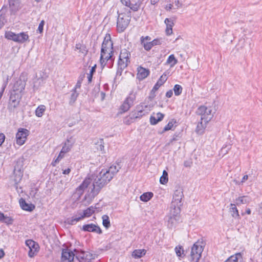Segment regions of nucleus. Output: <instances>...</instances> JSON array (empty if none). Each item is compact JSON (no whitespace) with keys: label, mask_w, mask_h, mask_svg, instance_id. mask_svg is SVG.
Returning a JSON list of instances; mask_svg holds the SVG:
<instances>
[{"label":"nucleus","mask_w":262,"mask_h":262,"mask_svg":"<svg viewBox=\"0 0 262 262\" xmlns=\"http://www.w3.org/2000/svg\"><path fill=\"white\" fill-rule=\"evenodd\" d=\"M122 4L128 8H121L117 11V30L123 32L128 26L131 19V10L136 12L140 9L142 2L140 0H120Z\"/></svg>","instance_id":"nucleus-1"},{"label":"nucleus","mask_w":262,"mask_h":262,"mask_svg":"<svg viewBox=\"0 0 262 262\" xmlns=\"http://www.w3.org/2000/svg\"><path fill=\"white\" fill-rule=\"evenodd\" d=\"M113 179L105 169H102L98 176L92 175L91 177L86 178L78 187L79 191H83L89 188L93 195L98 194L100 190Z\"/></svg>","instance_id":"nucleus-2"},{"label":"nucleus","mask_w":262,"mask_h":262,"mask_svg":"<svg viewBox=\"0 0 262 262\" xmlns=\"http://www.w3.org/2000/svg\"><path fill=\"white\" fill-rule=\"evenodd\" d=\"M183 197L182 189L179 187L175 190L173 194V198L171 203L170 208H173L172 213L174 215L180 214L181 207L182 205L181 200Z\"/></svg>","instance_id":"nucleus-3"},{"label":"nucleus","mask_w":262,"mask_h":262,"mask_svg":"<svg viewBox=\"0 0 262 262\" xmlns=\"http://www.w3.org/2000/svg\"><path fill=\"white\" fill-rule=\"evenodd\" d=\"M196 113L201 116V120L205 122H209L213 117L211 108L204 105L200 106Z\"/></svg>","instance_id":"nucleus-4"},{"label":"nucleus","mask_w":262,"mask_h":262,"mask_svg":"<svg viewBox=\"0 0 262 262\" xmlns=\"http://www.w3.org/2000/svg\"><path fill=\"white\" fill-rule=\"evenodd\" d=\"M130 54L129 51L124 49L121 50L118 60V67L121 70L127 67L130 62L129 57Z\"/></svg>","instance_id":"nucleus-5"},{"label":"nucleus","mask_w":262,"mask_h":262,"mask_svg":"<svg viewBox=\"0 0 262 262\" xmlns=\"http://www.w3.org/2000/svg\"><path fill=\"white\" fill-rule=\"evenodd\" d=\"M203 249L199 242L195 243L191 248L190 254V261L191 262H198L200 259Z\"/></svg>","instance_id":"nucleus-6"},{"label":"nucleus","mask_w":262,"mask_h":262,"mask_svg":"<svg viewBox=\"0 0 262 262\" xmlns=\"http://www.w3.org/2000/svg\"><path fill=\"white\" fill-rule=\"evenodd\" d=\"M21 96L19 93L13 91L11 93L9 102L8 106V110L11 112H14L15 109L19 104Z\"/></svg>","instance_id":"nucleus-7"},{"label":"nucleus","mask_w":262,"mask_h":262,"mask_svg":"<svg viewBox=\"0 0 262 262\" xmlns=\"http://www.w3.org/2000/svg\"><path fill=\"white\" fill-rule=\"evenodd\" d=\"M94 212V210L93 208H88L83 211V214H80L79 215H76L71 219L67 220V223L71 225L75 224L77 222L79 221L84 217H89L91 216Z\"/></svg>","instance_id":"nucleus-8"},{"label":"nucleus","mask_w":262,"mask_h":262,"mask_svg":"<svg viewBox=\"0 0 262 262\" xmlns=\"http://www.w3.org/2000/svg\"><path fill=\"white\" fill-rule=\"evenodd\" d=\"M136 98V94L133 92H131L129 96L126 98L120 106V110L122 111L123 112H127L130 107L133 105Z\"/></svg>","instance_id":"nucleus-9"},{"label":"nucleus","mask_w":262,"mask_h":262,"mask_svg":"<svg viewBox=\"0 0 262 262\" xmlns=\"http://www.w3.org/2000/svg\"><path fill=\"white\" fill-rule=\"evenodd\" d=\"M101 52L104 51L106 52H114L113 51V43L111 40V38L110 35H106L102 42L101 47Z\"/></svg>","instance_id":"nucleus-10"},{"label":"nucleus","mask_w":262,"mask_h":262,"mask_svg":"<svg viewBox=\"0 0 262 262\" xmlns=\"http://www.w3.org/2000/svg\"><path fill=\"white\" fill-rule=\"evenodd\" d=\"M28 130L26 129L20 128L16 134V143L19 145L24 144L27 136L28 135Z\"/></svg>","instance_id":"nucleus-11"},{"label":"nucleus","mask_w":262,"mask_h":262,"mask_svg":"<svg viewBox=\"0 0 262 262\" xmlns=\"http://www.w3.org/2000/svg\"><path fill=\"white\" fill-rule=\"evenodd\" d=\"M26 245L28 247L29 250L28 255L30 257H33L35 254L37 252L38 245L34 241L31 239H28L26 241Z\"/></svg>","instance_id":"nucleus-12"},{"label":"nucleus","mask_w":262,"mask_h":262,"mask_svg":"<svg viewBox=\"0 0 262 262\" xmlns=\"http://www.w3.org/2000/svg\"><path fill=\"white\" fill-rule=\"evenodd\" d=\"M74 257L73 251L69 249H63L61 254V262H73Z\"/></svg>","instance_id":"nucleus-13"},{"label":"nucleus","mask_w":262,"mask_h":262,"mask_svg":"<svg viewBox=\"0 0 262 262\" xmlns=\"http://www.w3.org/2000/svg\"><path fill=\"white\" fill-rule=\"evenodd\" d=\"M82 229L84 231L95 232L98 234L102 233L100 228L93 224L84 225L82 226Z\"/></svg>","instance_id":"nucleus-14"},{"label":"nucleus","mask_w":262,"mask_h":262,"mask_svg":"<svg viewBox=\"0 0 262 262\" xmlns=\"http://www.w3.org/2000/svg\"><path fill=\"white\" fill-rule=\"evenodd\" d=\"M75 143V140L72 137L68 138L65 142L64 145L61 149V152L67 153L68 152L72 147Z\"/></svg>","instance_id":"nucleus-15"},{"label":"nucleus","mask_w":262,"mask_h":262,"mask_svg":"<svg viewBox=\"0 0 262 262\" xmlns=\"http://www.w3.org/2000/svg\"><path fill=\"white\" fill-rule=\"evenodd\" d=\"M172 210H173V208H170V215L168 217L167 222H168V226L169 228H172L177 221L179 220V214H177L176 215L173 214L172 213Z\"/></svg>","instance_id":"nucleus-16"},{"label":"nucleus","mask_w":262,"mask_h":262,"mask_svg":"<svg viewBox=\"0 0 262 262\" xmlns=\"http://www.w3.org/2000/svg\"><path fill=\"white\" fill-rule=\"evenodd\" d=\"M113 54L114 52H101L100 63L101 65L104 66L106 64V62L109 59H111Z\"/></svg>","instance_id":"nucleus-17"},{"label":"nucleus","mask_w":262,"mask_h":262,"mask_svg":"<svg viewBox=\"0 0 262 262\" xmlns=\"http://www.w3.org/2000/svg\"><path fill=\"white\" fill-rule=\"evenodd\" d=\"M19 202L21 209L24 210L32 211L35 208V206L33 204L27 203L23 198H21Z\"/></svg>","instance_id":"nucleus-18"},{"label":"nucleus","mask_w":262,"mask_h":262,"mask_svg":"<svg viewBox=\"0 0 262 262\" xmlns=\"http://www.w3.org/2000/svg\"><path fill=\"white\" fill-rule=\"evenodd\" d=\"M149 74L148 70L142 67L138 68L137 77L139 80H143L147 77Z\"/></svg>","instance_id":"nucleus-19"},{"label":"nucleus","mask_w":262,"mask_h":262,"mask_svg":"<svg viewBox=\"0 0 262 262\" xmlns=\"http://www.w3.org/2000/svg\"><path fill=\"white\" fill-rule=\"evenodd\" d=\"M224 262H244L242 254L241 253H237L231 255Z\"/></svg>","instance_id":"nucleus-20"},{"label":"nucleus","mask_w":262,"mask_h":262,"mask_svg":"<svg viewBox=\"0 0 262 262\" xmlns=\"http://www.w3.org/2000/svg\"><path fill=\"white\" fill-rule=\"evenodd\" d=\"M15 42L18 43H24L29 39V36L26 32H21L20 33L16 34Z\"/></svg>","instance_id":"nucleus-21"},{"label":"nucleus","mask_w":262,"mask_h":262,"mask_svg":"<svg viewBox=\"0 0 262 262\" xmlns=\"http://www.w3.org/2000/svg\"><path fill=\"white\" fill-rule=\"evenodd\" d=\"M164 23L166 25V33L169 35L172 33V27L174 25L173 21L171 18H166Z\"/></svg>","instance_id":"nucleus-22"},{"label":"nucleus","mask_w":262,"mask_h":262,"mask_svg":"<svg viewBox=\"0 0 262 262\" xmlns=\"http://www.w3.org/2000/svg\"><path fill=\"white\" fill-rule=\"evenodd\" d=\"M156 116H151L150 117V122L152 125H155L159 122L162 120L164 118V115L161 113H158L156 115Z\"/></svg>","instance_id":"nucleus-23"},{"label":"nucleus","mask_w":262,"mask_h":262,"mask_svg":"<svg viewBox=\"0 0 262 262\" xmlns=\"http://www.w3.org/2000/svg\"><path fill=\"white\" fill-rule=\"evenodd\" d=\"M137 111L132 112L130 114V118L132 120H135L137 118H139L142 117L143 115H145V113H144V110H141L140 107L137 106Z\"/></svg>","instance_id":"nucleus-24"},{"label":"nucleus","mask_w":262,"mask_h":262,"mask_svg":"<svg viewBox=\"0 0 262 262\" xmlns=\"http://www.w3.org/2000/svg\"><path fill=\"white\" fill-rule=\"evenodd\" d=\"M7 11L8 7L7 6H3L0 10V21L2 22L3 25L7 22L6 17Z\"/></svg>","instance_id":"nucleus-25"},{"label":"nucleus","mask_w":262,"mask_h":262,"mask_svg":"<svg viewBox=\"0 0 262 262\" xmlns=\"http://www.w3.org/2000/svg\"><path fill=\"white\" fill-rule=\"evenodd\" d=\"M120 168L121 167L119 164H117L116 165H113L110 166L108 169L105 170L113 178L114 175L118 172Z\"/></svg>","instance_id":"nucleus-26"},{"label":"nucleus","mask_w":262,"mask_h":262,"mask_svg":"<svg viewBox=\"0 0 262 262\" xmlns=\"http://www.w3.org/2000/svg\"><path fill=\"white\" fill-rule=\"evenodd\" d=\"M208 122H205L201 120L197 125L196 128V132L197 134L201 135L204 133L205 128L206 127V125Z\"/></svg>","instance_id":"nucleus-27"},{"label":"nucleus","mask_w":262,"mask_h":262,"mask_svg":"<svg viewBox=\"0 0 262 262\" xmlns=\"http://www.w3.org/2000/svg\"><path fill=\"white\" fill-rule=\"evenodd\" d=\"M167 77L166 75L164 74H163L153 87L154 88V90H158L160 86L165 83V82L167 80Z\"/></svg>","instance_id":"nucleus-28"},{"label":"nucleus","mask_w":262,"mask_h":262,"mask_svg":"<svg viewBox=\"0 0 262 262\" xmlns=\"http://www.w3.org/2000/svg\"><path fill=\"white\" fill-rule=\"evenodd\" d=\"M74 253L76 258L79 260V262H83L85 255V252L79 251L75 249Z\"/></svg>","instance_id":"nucleus-29"},{"label":"nucleus","mask_w":262,"mask_h":262,"mask_svg":"<svg viewBox=\"0 0 262 262\" xmlns=\"http://www.w3.org/2000/svg\"><path fill=\"white\" fill-rule=\"evenodd\" d=\"M75 49L76 50H79V52L82 54L83 56H85L88 52V50L87 49L86 46L80 43L76 45Z\"/></svg>","instance_id":"nucleus-30"},{"label":"nucleus","mask_w":262,"mask_h":262,"mask_svg":"<svg viewBox=\"0 0 262 262\" xmlns=\"http://www.w3.org/2000/svg\"><path fill=\"white\" fill-rule=\"evenodd\" d=\"M230 206V212L232 217H234L235 219H239V214L238 213V211L236 205L234 204H231Z\"/></svg>","instance_id":"nucleus-31"},{"label":"nucleus","mask_w":262,"mask_h":262,"mask_svg":"<svg viewBox=\"0 0 262 262\" xmlns=\"http://www.w3.org/2000/svg\"><path fill=\"white\" fill-rule=\"evenodd\" d=\"M137 106L140 107V109L143 110V113H145V114H148V112L151 110L153 107V105L151 104H146L145 103H142Z\"/></svg>","instance_id":"nucleus-32"},{"label":"nucleus","mask_w":262,"mask_h":262,"mask_svg":"<svg viewBox=\"0 0 262 262\" xmlns=\"http://www.w3.org/2000/svg\"><path fill=\"white\" fill-rule=\"evenodd\" d=\"M9 7L11 14H14L19 9V4L16 1H10Z\"/></svg>","instance_id":"nucleus-33"},{"label":"nucleus","mask_w":262,"mask_h":262,"mask_svg":"<svg viewBox=\"0 0 262 262\" xmlns=\"http://www.w3.org/2000/svg\"><path fill=\"white\" fill-rule=\"evenodd\" d=\"M250 202V199L246 196L238 197L236 199V203L237 205L243 204H247Z\"/></svg>","instance_id":"nucleus-34"},{"label":"nucleus","mask_w":262,"mask_h":262,"mask_svg":"<svg viewBox=\"0 0 262 262\" xmlns=\"http://www.w3.org/2000/svg\"><path fill=\"white\" fill-rule=\"evenodd\" d=\"M146 253V250L144 249L135 250L133 252V256L135 258H140Z\"/></svg>","instance_id":"nucleus-35"},{"label":"nucleus","mask_w":262,"mask_h":262,"mask_svg":"<svg viewBox=\"0 0 262 262\" xmlns=\"http://www.w3.org/2000/svg\"><path fill=\"white\" fill-rule=\"evenodd\" d=\"M141 43L143 46L144 49L146 51H149L153 47L151 41L146 42L144 40V37L142 36L140 38Z\"/></svg>","instance_id":"nucleus-36"},{"label":"nucleus","mask_w":262,"mask_h":262,"mask_svg":"<svg viewBox=\"0 0 262 262\" xmlns=\"http://www.w3.org/2000/svg\"><path fill=\"white\" fill-rule=\"evenodd\" d=\"M178 63V60L175 58L173 54H171L169 56L166 63L170 64V67H173Z\"/></svg>","instance_id":"nucleus-37"},{"label":"nucleus","mask_w":262,"mask_h":262,"mask_svg":"<svg viewBox=\"0 0 262 262\" xmlns=\"http://www.w3.org/2000/svg\"><path fill=\"white\" fill-rule=\"evenodd\" d=\"M46 110V107L43 105H40L37 107L35 111V114L38 117L42 116L45 111Z\"/></svg>","instance_id":"nucleus-38"},{"label":"nucleus","mask_w":262,"mask_h":262,"mask_svg":"<svg viewBox=\"0 0 262 262\" xmlns=\"http://www.w3.org/2000/svg\"><path fill=\"white\" fill-rule=\"evenodd\" d=\"M153 196L152 192H145L144 193L140 196V200L143 202H147L149 201Z\"/></svg>","instance_id":"nucleus-39"},{"label":"nucleus","mask_w":262,"mask_h":262,"mask_svg":"<svg viewBox=\"0 0 262 262\" xmlns=\"http://www.w3.org/2000/svg\"><path fill=\"white\" fill-rule=\"evenodd\" d=\"M176 122V121H174V120H172L170 121H169L168 123L164 127L163 130L161 132L159 133V134H161L164 133L165 132L172 129L173 125Z\"/></svg>","instance_id":"nucleus-40"},{"label":"nucleus","mask_w":262,"mask_h":262,"mask_svg":"<svg viewBox=\"0 0 262 262\" xmlns=\"http://www.w3.org/2000/svg\"><path fill=\"white\" fill-rule=\"evenodd\" d=\"M168 180V173L166 170H164L162 176L160 178V182L162 184H165L167 183Z\"/></svg>","instance_id":"nucleus-41"},{"label":"nucleus","mask_w":262,"mask_h":262,"mask_svg":"<svg viewBox=\"0 0 262 262\" xmlns=\"http://www.w3.org/2000/svg\"><path fill=\"white\" fill-rule=\"evenodd\" d=\"M96 255L86 252L85 253V258L83 262H91L95 258Z\"/></svg>","instance_id":"nucleus-42"},{"label":"nucleus","mask_w":262,"mask_h":262,"mask_svg":"<svg viewBox=\"0 0 262 262\" xmlns=\"http://www.w3.org/2000/svg\"><path fill=\"white\" fill-rule=\"evenodd\" d=\"M78 96V93H77L76 88H75L73 90L72 93L71 95L70 100L69 102L70 104H72L73 103H74L75 102V101L77 99Z\"/></svg>","instance_id":"nucleus-43"},{"label":"nucleus","mask_w":262,"mask_h":262,"mask_svg":"<svg viewBox=\"0 0 262 262\" xmlns=\"http://www.w3.org/2000/svg\"><path fill=\"white\" fill-rule=\"evenodd\" d=\"M103 225L106 228H108L110 226V222L108 216L107 215H104L102 217Z\"/></svg>","instance_id":"nucleus-44"},{"label":"nucleus","mask_w":262,"mask_h":262,"mask_svg":"<svg viewBox=\"0 0 262 262\" xmlns=\"http://www.w3.org/2000/svg\"><path fill=\"white\" fill-rule=\"evenodd\" d=\"M16 34L11 32L8 31L5 33V37L9 40H12L14 41H15Z\"/></svg>","instance_id":"nucleus-45"},{"label":"nucleus","mask_w":262,"mask_h":262,"mask_svg":"<svg viewBox=\"0 0 262 262\" xmlns=\"http://www.w3.org/2000/svg\"><path fill=\"white\" fill-rule=\"evenodd\" d=\"M182 91V86L179 84H176L173 88V91L176 96L180 95Z\"/></svg>","instance_id":"nucleus-46"},{"label":"nucleus","mask_w":262,"mask_h":262,"mask_svg":"<svg viewBox=\"0 0 262 262\" xmlns=\"http://www.w3.org/2000/svg\"><path fill=\"white\" fill-rule=\"evenodd\" d=\"M96 64L94 65V66H93L91 68V69L90 70V73L88 74V79L89 83H90L92 81V78H93V75L94 73L96 71Z\"/></svg>","instance_id":"nucleus-47"},{"label":"nucleus","mask_w":262,"mask_h":262,"mask_svg":"<svg viewBox=\"0 0 262 262\" xmlns=\"http://www.w3.org/2000/svg\"><path fill=\"white\" fill-rule=\"evenodd\" d=\"M175 251L178 256L181 257L184 253V250L182 246H177L175 248Z\"/></svg>","instance_id":"nucleus-48"},{"label":"nucleus","mask_w":262,"mask_h":262,"mask_svg":"<svg viewBox=\"0 0 262 262\" xmlns=\"http://www.w3.org/2000/svg\"><path fill=\"white\" fill-rule=\"evenodd\" d=\"M157 91V90H154V88H152V89L151 90V91L149 94V95L148 97V99L149 100H150V101H152L154 99V98L156 96L155 93Z\"/></svg>","instance_id":"nucleus-49"},{"label":"nucleus","mask_w":262,"mask_h":262,"mask_svg":"<svg viewBox=\"0 0 262 262\" xmlns=\"http://www.w3.org/2000/svg\"><path fill=\"white\" fill-rule=\"evenodd\" d=\"M172 4H174L176 6V9L181 8L183 6V4L179 0H173Z\"/></svg>","instance_id":"nucleus-50"},{"label":"nucleus","mask_w":262,"mask_h":262,"mask_svg":"<svg viewBox=\"0 0 262 262\" xmlns=\"http://www.w3.org/2000/svg\"><path fill=\"white\" fill-rule=\"evenodd\" d=\"M134 120H132L130 118V114L128 116L125 117L124 120H123V122L126 124H127V125H129Z\"/></svg>","instance_id":"nucleus-51"},{"label":"nucleus","mask_w":262,"mask_h":262,"mask_svg":"<svg viewBox=\"0 0 262 262\" xmlns=\"http://www.w3.org/2000/svg\"><path fill=\"white\" fill-rule=\"evenodd\" d=\"M45 23V21L43 20H42L40 21V23L39 25V26L38 28V31L40 33H41L43 31Z\"/></svg>","instance_id":"nucleus-52"},{"label":"nucleus","mask_w":262,"mask_h":262,"mask_svg":"<svg viewBox=\"0 0 262 262\" xmlns=\"http://www.w3.org/2000/svg\"><path fill=\"white\" fill-rule=\"evenodd\" d=\"M151 42L152 45V46H156L158 45L162 44V39H154Z\"/></svg>","instance_id":"nucleus-53"},{"label":"nucleus","mask_w":262,"mask_h":262,"mask_svg":"<svg viewBox=\"0 0 262 262\" xmlns=\"http://www.w3.org/2000/svg\"><path fill=\"white\" fill-rule=\"evenodd\" d=\"M5 136L3 134H0V146L2 145L3 143L4 142Z\"/></svg>","instance_id":"nucleus-54"},{"label":"nucleus","mask_w":262,"mask_h":262,"mask_svg":"<svg viewBox=\"0 0 262 262\" xmlns=\"http://www.w3.org/2000/svg\"><path fill=\"white\" fill-rule=\"evenodd\" d=\"M172 8H173V5L172 4H169L165 6V9L167 11H170L171 9H172Z\"/></svg>","instance_id":"nucleus-55"},{"label":"nucleus","mask_w":262,"mask_h":262,"mask_svg":"<svg viewBox=\"0 0 262 262\" xmlns=\"http://www.w3.org/2000/svg\"><path fill=\"white\" fill-rule=\"evenodd\" d=\"M64 152H61V150L60 151L58 156L56 159H58V161H60L61 159H62L64 157Z\"/></svg>","instance_id":"nucleus-56"},{"label":"nucleus","mask_w":262,"mask_h":262,"mask_svg":"<svg viewBox=\"0 0 262 262\" xmlns=\"http://www.w3.org/2000/svg\"><path fill=\"white\" fill-rule=\"evenodd\" d=\"M172 94H173L172 91V90H169V91H167L166 92V96L167 98H170L172 96Z\"/></svg>","instance_id":"nucleus-57"},{"label":"nucleus","mask_w":262,"mask_h":262,"mask_svg":"<svg viewBox=\"0 0 262 262\" xmlns=\"http://www.w3.org/2000/svg\"><path fill=\"white\" fill-rule=\"evenodd\" d=\"M71 171V169L68 168L66 169L63 170V174H68Z\"/></svg>","instance_id":"nucleus-58"},{"label":"nucleus","mask_w":262,"mask_h":262,"mask_svg":"<svg viewBox=\"0 0 262 262\" xmlns=\"http://www.w3.org/2000/svg\"><path fill=\"white\" fill-rule=\"evenodd\" d=\"M248 179V175H245L243 178H242V180L241 182V183L242 184H243V183H244L246 180H247Z\"/></svg>","instance_id":"nucleus-59"},{"label":"nucleus","mask_w":262,"mask_h":262,"mask_svg":"<svg viewBox=\"0 0 262 262\" xmlns=\"http://www.w3.org/2000/svg\"><path fill=\"white\" fill-rule=\"evenodd\" d=\"M178 135H174L172 138L170 140V143H172L174 141H177L178 140Z\"/></svg>","instance_id":"nucleus-60"},{"label":"nucleus","mask_w":262,"mask_h":262,"mask_svg":"<svg viewBox=\"0 0 262 262\" xmlns=\"http://www.w3.org/2000/svg\"><path fill=\"white\" fill-rule=\"evenodd\" d=\"M59 161H58V159H56L54 161H53L52 162V165L53 166H55L56 164L59 163Z\"/></svg>","instance_id":"nucleus-61"},{"label":"nucleus","mask_w":262,"mask_h":262,"mask_svg":"<svg viewBox=\"0 0 262 262\" xmlns=\"http://www.w3.org/2000/svg\"><path fill=\"white\" fill-rule=\"evenodd\" d=\"M5 255L4 252L3 250L0 249V258L4 257Z\"/></svg>","instance_id":"nucleus-62"},{"label":"nucleus","mask_w":262,"mask_h":262,"mask_svg":"<svg viewBox=\"0 0 262 262\" xmlns=\"http://www.w3.org/2000/svg\"><path fill=\"white\" fill-rule=\"evenodd\" d=\"M159 0H151V1H150L151 4L155 5L159 2Z\"/></svg>","instance_id":"nucleus-63"},{"label":"nucleus","mask_w":262,"mask_h":262,"mask_svg":"<svg viewBox=\"0 0 262 262\" xmlns=\"http://www.w3.org/2000/svg\"><path fill=\"white\" fill-rule=\"evenodd\" d=\"M5 216L3 213H0V221H2L5 219Z\"/></svg>","instance_id":"nucleus-64"}]
</instances>
